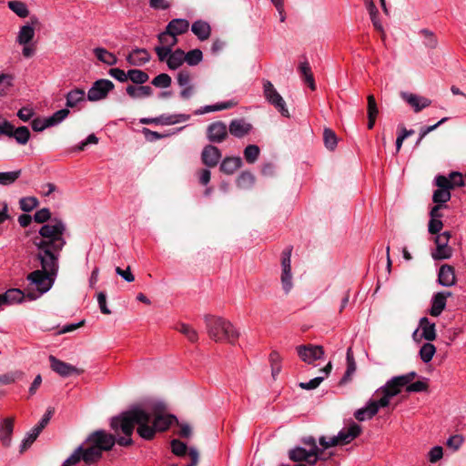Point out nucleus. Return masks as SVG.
<instances>
[{
  "label": "nucleus",
  "instance_id": "obj_3",
  "mask_svg": "<svg viewBox=\"0 0 466 466\" xmlns=\"http://www.w3.org/2000/svg\"><path fill=\"white\" fill-rule=\"evenodd\" d=\"M117 439L105 431L99 430L91 433L81 446H83L84 461L94 464L102 457L103 451H110Z\"/></svg>",
  "mask_w": 466,
  "mask_h": 466
},
{
  "label": "nucleus",
  "instance_id": "obj_4",
  "mask_svg": "<svg viewBox=\"0 0 466 466\" xmlns=\"http://www.w3.org/2000/svg\"><path fill=\"white\" fill-rule=\"evenodd\" d=\"M205 323L209 338L216 342L227 341L234 344L238 339L239 333L233 324L217 316H205Z\"/></svg>",
  "mask_w": 466,
  "mask_h": 466
},
{
  "label": "nucleus",
  "instance_id": "obj_54",
  "mask_svg": "<svg viewBox=\"0 0 466 466\" xmlns=\"http://www.w3.org/2000/svg\"><path fill=\"white\" fill-rule=\"evenodd\" d=\"M80 461H84L83 446L77 447L64 462L69 466H73L77 464Z\"/></svg>",
  "mask_w": 466,
  "mask_h": 466
},
{
  "label": "nucleus",
  "instance_id": "obj_49",
  "mask_svg": "<svg viewBox=\"0 0 466 466\" xmlns=\"http://www.w3.org/2000/svg\"><path fill=\"white\" fill-rule=\"evenodd\" d=\"M203 55L201 50L193 49L187 53H185V62H187L189 66H197L202 61Z\"/></svg>",
  "mask_w": 466,
  "mask_h": 466
},
{
  "label": "nucleus",
  "instance_id": "obj_28",
  "mask_svg": "<svg viewBox=\"0 0 466 466\" xmlns=\"http://www.w3.org/2000/svg\"><path fill=\"white\" fill-rule=\"evenodd\" d=\"M332 364L329 361L320 371L324 373L323 376L316 377L308 382H300L299 386L303 390H314L319 386L326 377L330 373Z\"/></svg>",
  "mask_w": 466,
  "mask_h": 466
},
{
  "label": "nucleus",
  "instance_id": "obj_40",
  "mask_svg": "<svg viewBox=\"0 0 466 466\" xmlns=\"http://www.w3.org/2000/svg\"><path fill=\"white\" fill-rule=\"evenodd\" d=\"M313 454L314 452H310L304 448L297 447L289 451V457L293 461H304Z\"/></svg>",
  "mask_w": 466,
  "mask_h": 466
},
{
  "label": "nucleus",
  "instance_id": "obj_39",
  "mask_svg": "<svg viewBox=\"0 0 466 466\" xmlns=\"http://www.w3.org/2000/svg\"><path fill=\"white\" fill-rule=\"evenodd\" d=\"M235 106H236V102L230 100V101L218 103L215 105L206 106L204 108L198 110L196 113L197 114H204V113H208V112H213V111L225 110V109L231 108Z\"/></svg>",
  "mask_w": 466,
  "mask_h": 466
},
{
  "label": "nucleus",
  "instance_id": "obj_41",
  "mask_svg": "<svg viewBox=\"0 0 466 466\" xmlns=\"http://www.w3.org/2000/svg\"><path fill=\"white\" fill-rule=\"evenodd\" d=\"M20 169L8 172H0V185L9 186L14 184L21 176Z\"/></svg>",
  "mask_w": 466,
  "mask_h": 466
},
{
  "label": "nucleus",
  "instance_id": "obj_23",
  "mask_svg": "<svg viewBox=\"0 0 466 466\" xmlns=\"http://www.w3.org/2000/svg\"><path fill=\"white\" fill-rule=\"evenodd\" d=\"M419 329L421 330L420 337L425 340L432 341L436 339L435 323L431 322L427 317H423L420 319Z\"/></svg>",
  "mask_w": 466,
  "mask_h": 466
},
{
  "label": "nucleus",
  "instance_id": "obj_60",
  "mask_svg": "<svg viewBox=\"0 0 466 466\" xmlns=\"http://www.w3.org/2000/svg\"><path fill=\"white\" fill-rule=\"evenodd\" d=\"M443 456V449L441 446H434L428 453V459L431 463L440 461Z\"/></svg>",
  "mask_w": 466,
  "mask_h": 466
},
{
  "label": "nucleus",
  "instance_id": "obj_22",
  "mask_svg": "<svg viewBox=\"0 0 466 466\" xmlns=\"http://www.w3.org/2000/svg\"><path fill=\"white\" fill-rule=\"evenodd\" d=\"M149 53L144 48L134 49L127 56V61L130 66H141L150 60Z\"/></svg>",
  "mask_w": 466,
  "mask_h": 466
},
{
  "label": "nucleus",
  "instance_id": "obj_50",
  "mask_svg": "<svg viewBox=\"0 0 466 466\" xmlns=\"http://www.w3.org/2000/svg\"><path fill=\"white\" fill-rule=\"evenodd\" d=\"M38 204V199L35 197L22 198L19 201L20 208L25 212L32 211Z\"/></svg>",
  "mask_w": 466,
  "mask_h": 466
},
{
  "label": "nucleus",
  "instance_id": "obj_9",
  "mask_svg": "<svg viewBox=\"0 0 466 466\" xmlns=\"http://www.w3.org/2000/svg\"><path fill=\"white\" fill-rule=\"evenodd\" d=\"M114 87L115 85L112 81L108 79H98L95 81L89 88L86 97L91 102L103 100Z\"/></svg>",
  "mask_w": 466,
  "mask_h": 466
},
{
  "label": "nucleus",
  "instance_id": "obj_18",
  "mask_svg": "<svg viewBox=\"0 0 466 466\" xmlns=\"http://www.w3.org/2000/svg\"><path fill=\"white\" fill-rule=\"evenodd\" d=\"M221 157L222 155L220 150L212 145L206 146L201 153V160L203 164L208 167H216L218 164Z\"/></svg>",
  "mask_w": 466,
  "mask_h": 466
},
{
  "label": "nucleus",
  "instance_id": "obj_30",
  "mask_svg": "<svg viewBox=\"0 0 466 466\" xmlns=\"http://www.w3.org/2000/svg\"><path fill=\"white\" fill-rule=\"evenodd\" d=\"M241 164L240 157H228L221 162L220 170L225 174L231 175L241 167Z\"/></svg>",
  "mask_w": 466,
  "mask_h": 466
},
{
  "label": "nucleus",
  "instance_id": "obj_34",
  "mask_svg": "<svg viewBox=\"0 0 466 466\" xmlns=\"http://www.w3.org/2000/svg\"><path fill=\"white\" fill-rule=\"evenodd\" d=\"M299 71L304 82L309 85L311 90H315L316 85L309 64L307 61L301 62L299 66Z\"/></svg>",
  "mask_w": 466,
  "mask_h": 466
},
{
  "label": "nucleus",
  "instance_id": "obj_62",
  "mask_svg": "<svg viewBox=\"0 0 466 466\" xmlns=\"http://www.w3.org/2000/svg\"><path fill=\"white\" fill-rule=\"evenodd\" d=\"M463 437L461 435H459V434H456V435H452L451 436L448 440H447V446L449 448H451L453 449L454 451H457L461 448V446L462 445L463 443Z\"/></svg>",
  "mask_w": 466,
  "mask_h": 466
},
{
  "label": "nucleus",
  "instance_id": "obj_6",
  "mask_svg": "<svg viewBox=\"0 0 466 466\" xmlns=\"http://www.w3.org/2000/svg\"><path fill=\"white\" fill-rule=\"evenodd\" d=\"M451 233L444 231L434 238L436 248L431 251V257L434 260L449 259L453 255V248L449 245Z\"/></svg>",
  "mask_w": 466,
  "mask_h": 466
},
{
  "label": "nucleus",
  "instance_id": "obj_12",
  "mask_svg": "<svg viewBox=\"0 0 466 466\" xmlns=\"http://www.w3.org/2000/svg\"><path fill=\"white\" fill-rule=\"evenodd\" d=\"M49 361L52 370L60 375L61 377H69L74 374L79 375L83 373V370L78 369L65 361H62L53 355L49 356Z\"/></svg>",
  "mask_w": 466,
  "mask_h": 466
},
{
  "label": "nucleus",
  "instance_id": "obj_48",
  "mask_svg": "<svg viewBox=\"0 0 466 466\" xmlns=\"http://www.w3.org/2000/svg\"><path fill=\"white\" fill-rule=\"evenodd\" d=\"M259 153L260 150L258 146L248 145L244 150V157L248 163L252 164L257 161Z\"/></svg>",
  "mask_w": 466,
  "mask_h": 466
},
{
  "label": "nucleus",
  "instance_id": "obj_8",
  "mask_svg": "<svg viewBox=\"0 0 466 466\" xmlns=\"http://www.w3.org/2000/svg\"><path fill=\"white\" fill-rule=\"evenodd\" d=\"M292 248L288 247L285 248L281 254V276L280 282L281 287L285 294H289L293 288V280L291 274V265H290V258H291Z\"/></svg>",
  "mask_w": 466,
  "mask_h": 466
},
{
  "label": "nucleus",
  "instance_id": "obj_2",
  "mask_svg": "<svg viewBox=\"0 0 466 466\" xmlns=\"http://www.w3.org/2000/svg\"><path fill=\"white\" fill-rule=\"evenodd\" d=\"M157 405L152 412H148L139 407L130 409L117 417L111 420L110 426L116 433L121 431L125 437L117 439V444L120 446H129L132 444L131 435L135 426L137 425L138 435L145 440H152L156 431H164L176 420L173 415L162 414Z\"/></svg>",
  "mask_w": 466,
  "mask_h": 466
},
{
  "label": "nucleus",
  "instance_id": "obj_47",
  "mask_svg": "<svg viewBox=\"0 0 466 466\" xmlns=\"http://www.w3.org/2000/svg\"><path fill=\"white\" fill-rule=\"evenodd\" d=\"M255 182V177L251 173L248 172H242L238 179H237V185L240 188H249L253 186Z\"/></svg>",
  "mask_w": 466,
  "mask_h": 466
},
{
  "label": "nucleus",
  "instance_id": "obj_25",
  "mask_svg": "<svg viewBox=\"0 0 466 466\" xmlns=\"http://www.w3.org/2000/svg\"><path fill=\"white\" fill-rule=\"evenodd\" d=\"M191 31L200 40H207L210 36L211 27L203 20H197L191 25Z\"/></svg>",
  "mask_w": 466,
  "mask_h": 466
},
{
  "label": "nucleus",
  "instance_id": "obj_15",
  "mask_svg": "<svg viewBox=\"0 0 466 466\" xmlns=\"http://www.w3.org/2000/svg\"><path fill=\"white\" fill-rule=\"evenodd\" d=\"M14 425V417L4 418L0 420V441L4 447L11 445Z\"/></svg>",
  "mask_w": 466,
  "mask_h": 466
},
{
  "label": "nucleus",
  "instance_id": "obj_16",
  "mask_svg": "<svg viewBox=\"0 0 466 466\" xmlns=\"http://www.w3.org/2000/svg\"><path fill=\"white\" fill-rule=\"evenodd\" d=\"M456 281L454 267L449 264L441 265L438 272L439 284L443 287H452L456 284Z\"/></svg>",
  "mask_w": 466,
  "mask_h": 466
},
{
  "label": "nucleus",
  "instance_id": "obj_38",
  "mask_svg": "<svg viewBox=\"0 0 466 466\" xmlns=\"http://www.w3.org/2000/svg\"><path fill=\"white\" fill-rule=\"evenodd\" d=\"M178 332L183 334L190 342H196L198 339V331L188 324L178 323L175 328Z\"/></svg>",
  "mask_w": 466,
  "mask_h": 466
},
{
  "label": "nucleus",
  "instance_id": "obj_51",
  "mask_svg": "<svg viewBox=\"0 0 466 466\" xmlns=\"http://www.w3.org/2000/svg\"><path fill=\"white\" fill-rule=\"evenodd\" d=\"M56 218H52L51 219V212L48 208H41L39 210H37L35 215H34V220L37 223H45V222H47L46 224H44L43 226L45 225H47L49 223H51L53 220H55Z\"/></svg>",
  "mask_w": 466,
  "mask_h": 466
},
{
  "label": "nucleus",
  "instance_id": "obj_17",
  "mask_svg": "<svg viewBox=\"0 0 466 466\" xmlns=\"http://www.w3.org/2000/svg\"><path fill=\"white\" fill-rule=\"evenodd\" d=\"M451 296L450 291H441L433 295L431 299V307L429 313L432 317H439L444 310L447 303V299Z\"/></svg>",
  "mask_w": 466,
  "mask_h": 466
},
{
  "label": "nucleus",
  "instance_id": "obj_7",
  "mask_svg": "<svg viewBox=\"0 0 466 466\" xmlns=\"http://www.w3.org/2000/svg\"><path fill=\"white\" fill-rule=\"evenodd\" d=\"M263 94L266 100L271 104L282 116H289L283 97L279 95L269 80H263Z\"/></svg>",
  "mask_w": 466,
  "mask_h": 466
},
{
  "label": "nucleus",
  "instance_id": "obj_32",
  "mask_svg": "<svg viewBox=\"0 0 466 466\" xmlns=\"http://www.w3.org/2000/svg\"><path fill=\"white\" fill-rule=\"evenodd\" d=\"M93 52L96 57L104 64L114 66L117 63L116 56L113 53L107 51L106 48L96 47Z\"/></svg>",
  "mask_w": 466,
  "mask_h": 466
},
{
  "label": "nucleus",
  "instance_id": "obj_36",
  "mask_svg": "<svg viewBox=\"0 0 466 466\" xmlns=\"http://www.w3.org/2000/svg\"><path fill=\"white\" fill-rule=\"evenodd\" d=\"M3 305L21 302L24 299V293L17 289H8L5 294H0Z\"/></svg>",
  "mask_w": 466,
  "mask_h": 466
},
{
  "label": "nucleus",
  "instance_id": "obj_58",
  "mask_svg": "<svg viewBox=\"0 0 466 466\" xmlns=\"http://www.w3.org/2000/svg\"><path fill=\"white\" fill-rule=\"evenodd\" d=\"M13 76L8 74L0 75V96L5 95L7 89L12 86Z\"/></svg>",
  "mask_w": 466,
  "mask_h": 466
},
{
  "label": "nucleus",
  "instance_id": "obj_26",
  "mask_svg": "<svg viewBox=\"0 0 466 466\" xmlns=\"http://www.w3.org/2000/svg\"><path fill=\"white\" fill-rule=\"evenodd\" d=\"M166 28L177 37L188 31L189 22L187 19L175 18L167 25Z\"/></svg>",
  "mask_w": 466,
  "mask_h": 466
},
{
  "label": "nucleus",
  "instance_id": "obj_53",
  "mask_svg": "<svg viewBox=\"0 0 466 466\" xmlns=\"http://www.w3.org/2000/svg\"><path fill=\"white\" fill-rule=\"evenodd\" d=\"M449 188L451 190L457 187L464 186V178L462 175L459 172H451L449 177H447Z\"/></svg>",
  "mask_w": 466,
  "mask_h": 466
},
{
  "label": "nucleus",
  "instance_id": "obj_59",
  "mask_svg": "<svg viewBox=\"0 0 466 466\" xmlns=\"http://www.w3.org/2000/svg\"><path fill=\"white\" fill-rule=\"evenodd\" d=\"M23 376V372L15 371L0 375V384H11Z\"/></svg>",
  "mask_w": 466,
  "mask_h": 466
},
{
  "label": "nucleus",
  "instance_id": "obj_10",
  "mask_svg": "<svg viewBox=\"0 0 466 466\" xmlns=\"http://www.w3.org/2000/svg\"><path fill=\"white\" fill-rule=\"evenodd\" d=\"M297 353L302 361L311 364L323 358L324 350L319 345H300L297 347Z\"/></svg>",
  "mask_w": 466,
  "mask_h": 466
},
{
  "label": "nucleus",
  "instance_id": "obj_33",
  "mask_svg": "<svg viewBox=\"0 0 466 466\" xmlns=\"http://www.w3.org/2000/svg\"><path fill=\"white\" fill-rule=\"evenodd\" d=\"M127 94L132 98H141L150 96L153 93L149 86H128L126 88Z\"/></svg>",
  "mask_w": 466,
  "mask_h": 466
},
{
  "label": "nucleus",
  "instance_id": "obj_45",
  "mask_svg": "<svg viewBox=\"0 0 466 466\" xmlns=\"http://www.w3.org/2000/svg\"><path fill=\"white\" fill-rule=\"evenodd\" d=\"M8 7L19 17L25 18L29 15L26 5L20 1H9Z\"/></svg>",
  "mask_w": 466,
  "mask_h": 466
},
{
  "label": "nucleus",
  "instance_id": "obj_52",
  "mask_svg": "<svg viewBox=\"0 0 466 466\" xmlns=\"http://www.w3.org/2000/svg\"><path fill=\"white\" fill-rule=\"evenodd\" d=\"M69 115V109L63 108L55 112L52 116H48V124L53 127L61 123Z\"/></svg>",
  "mask_w": 466,
  "mask_h": 466
},
{
  "label": "nucleus",
  "instance_id": "obj_27",
  "mask_svg": "<svg viewBox=\"0 0 466 466\" xmlns=\"http://www.w3.org/2000/svg\"><path fill=\"white\" fill-rule=\"evenodd\" d=\"M86 99V92L81 88H75L70 90L66 95V106L74 108Z\"/></svg>",
  "mask_w": 466,
  "mask_h": 466
},
{
  "label": "nucleus",
  "instance_id": "obj_11",
  "mask_svg": "<svg viewBox=\"0 0 466 466\" xmlns=\"http://www.w3.org/2000/svg\"><path fill=\"white\" fill-rule=\"evenodd\" d=\"M448 183L447 177L445 176L439 175L435 177V185L438 187V189L432 195V201L435 204L442 206V204L447 203L451 199V195Z\"/></svg>",
  "mask_w": 466,
  "mask_h": 466
},
{
  "label": "nucleus",
  "instance_id": "obj_29",
  "mask_svg": "<svg viewBox=\"0 0 466 466\" xmlns=\"http://www.w3.org/2000/svg\"><path fill=\"white\" fill-rule=\"evenodd\" d=\"M35 27L32 25H25L20 27L17 34L16 42L21 46L30 44L35 37Z\"/></svg>",
  "mask_w": 466,
  "mask_h": 466
},
{
  "label": "nucleus",
  "instance_id": "obj_14",
  "mask_svg": "<svg viewBox=\"0 0 466 466\" xmlns=\"http://www.w3.org/2000/svg\"><path fill=\"white\" fill-rule=\"evenodd\" d=\"M380 408H383L380 405L379 400H370L367 405L355 411L354 417L359 421H364L373 418L379 411Z\"/></svg>",
  "mask_w": 466,
  "mask_h": 466
},
{
  "label": "nucleus",
  "instance_id": "obj_64",
  "mask_svg": "<svg viewBox=\"0 0 466 466\" xmlns=\"http://www.w3.org/2000/svg\"><path fill=\"white\" fill-rule=\"evenodd\" d=\"M108 74L121 83L127 82L128 79L127 73H125V71L120 68H111Z\"/></svg>",
  "mask_w": 466,
  "mask_h": 466
},
{
  "label": "nucleus",
  "instance_id": "obj_35",
  "mask_svg": "<svg viewBox=\"0 0 466 466\" xmlns=\"http://www.w3.org/2000/svg\"><path fill=\"white\" fill-rule=\"evenodd\" d=\"M185 62V52L181 49H177L171 52L169 57L167 59V64L169 69L175 70L178 68Z\"/></svg>",
  "mask_w": 466,
  "mask_h": 466
},
{
  "label": "nucleus",
  "instance_id": "obj_37",
  "mask_svg": "<svg viewBox=\"0 0 466 466\" xmlns=\"http://www.w3.org/2000/svg\"><path fill=\"white\" fill-rule=\"evenodd\" d=\"M157 38L160 44L159 46L169 48L171 50L177 44V37L167 28L164 32L158 35Z\"/></svg>",
  "mask_w": 466,
  "mask_h": 466
},
{
  "label": "nucleus",
  "instance_id": "obj_13",
  "mask_svg": "<svg viewBox=\"0 0 466 466\" xmlns=\"http://www.w3.org/2000/svg\"><path fill=\"white\" fill-rule=\"evenodd\" d=\"M228 136V127L222 121H216L208 125L207 137L211 143H221Z\"/></svg>",
  "mask_w": 466,
  "mask_h": 466
},
{
  "label": "nucleus",
  "instance_id": "obj_1",
  "mask_svg": "<svg viewBox=\"0 0 466 466\" xmlns=\"http://www.w3.org/2000/svg\"><path fill=\"white\" fill-rule=\"evenodd\" d=\"M66 229L62 219H55L42 226L38 234L32 238V243L36 248L35 258L41 266V269H35L26 277L27 297L32 300L46 293L55 282L60 252L66 243L64 238Z\"/></svg>",
  "mask_w": 466,
  "mask_h": 466
},
{
  "label": "nucleus",
  "instance_id": "obj_20",
  "mask_svg": "<svg viewBox=\"0 0 466 466\" xmlns=\"http://www.w3.org/2000/svg\"><path fill=\"white\" fill-rule=\"evenodd\" d=\"M401 97L410 106H411L413 107V109L416 113L421 111L423 108L428 107L431 104V101L429 98L424 97V96H420L412 94V93L402 92Z\"/></svg>",
  "mask_w": 466,
  "mask_h": 466
},
{
  "label": "nucleus",
  "instance_id": "obj_19",
  "mask_svg": "<svg viewBox=\"0 0 466 466\" xmlns=\"http://www.w3.org/2000/svg\"><path fill=\"white\" fill-rule=\"evenodd\" d=\"M361 433V427L352 421L349 427L343 428L337 435L340 444H348Z\"/></svg>",
  "mask_w": 466,
  "mask_h": 466
},
{
  "label": "nucleus",
  "instance_id": "obj_57",
  "mask_svg": "<svg viewBox=\"0 0 466 466\" xmlns=\"http://www.w3.org/2000/svg\"><path fill=\"white\" fill-rule=\"evenodd\" d=\"M428 390V383L426 381L418 380L413 383L410 382L406 385L407 392H422Z\"/></svg>",
  "mask_w": 466,
  "mask_h": 466
},
{
  "label": "nucleus",
  "instance_id": "obj_55",
  "mask_svg": "<svg viewBox=\"0 0 466 466\" xmlns=\"http://www.w3.org/2000/svg\"><path fill=\"white\" fill-rule=\"evenodd\" d=\"M171 450L172 452L177 456H185L187 451H189V449H187V446L180 441L179 440H173L171 441Z\"/></svg>",
  "mask_w": 466,
  "mask_h": 466
},
{
  "label": "nucleus",
  "instance_id": "obj_21",
  "mask_svg": "<svg viewBox=\"0 0 466 466\" xmlns=\"http://www.w3.org/2000/svg\"><path fill=\"white\" fill-rule=\"evenodd\" d=\"M251 129L252 125L242 118L233 119L228 126V132L238 138L244 137Z\"/></svg>",
  "mask_w": 466,
  "mask_h": 466
},
{
  "label": "nucleus",
  "instance_id": "obj_63",
  "mask_svg": "<svg viewBox=\"0 0 466 466\" xmlns=\"http://www.w3.org/2000/svg\"><path fill=\"white\" fill-rule=\"evenodd\" d=\"M368 100V108L367 113L368 116H377L379 114L378 106L373 95H369L367 97Z\"/></svg>",
  "mask_w": 466,
  "mask_h": 466
},
{
  "label": "nucleus",
  "instance_id": "obj_5",
  "mask_svg": "<svg viewBox=\"0 0 466 466\" xmlns=\"http://www.w3.org/2000/svg\"><path fill=\"white\" fill-rule=\"evenodd\" d=\"M416 376L415 371H410L404 375L393 377L375 391L374 397L379 400L380 406L388 407L390 400L400 393L402 388L411 382Z\"/></svg>",
  "mask_w": 466,
  "mask_h": 466
},
{
  "label": "nucleus",
  "instance_id": "obj_56",
  "mask_svg": "<svg viewBox=\"0 0 466 466\" xmlns=\"http://www.w3.org/2000/svg\"><path fill=\"white\" fill-rule=\"evenodd\" d=\"M152 85L157 87H168L171 85V77L166 73L159 74L152 80Z\"/></svg>",
  "mask_w": 466,
  "mask_h": 466
},
{
  "label": "nucleus",
  "instance_id": "obj_61",
  "mask_svg": "<svg viewBox=\"0 0 466 466\" xmlns=\"http://www.w3.org/2000/svg\"><path fill=\"white\" fill-rule=\"evenodd\" d=\"M177 81L179 86L191 85V74L187 70H181L177 76Z\"/></svg>",
  "mask_w": 466,
  "mask_h": 466
},
{
  "label": "nucleus",
  "instance_id": "obj_46",
  "mask_svg": "<svg viewBox=\"0 0 466 466\" xmlns=\"http://www.w3.org/2000/svg\"><path fill=\"white\" fill-rule=\"evenodd\" d=\"M323 139L325 147L329 150H333L337 147L338 137L333 130L325 128L323 132Z\"/></svg>",
  "mask_w": 466,
  "mask_h": 466
},
{
  "label": "nucleus",
  "instance_id": "obj_43",
  "mask_svg": "<svg viewBox=\"0 0 466 466\" xmlns=\"http://www.w3.org/2000/svg\"><path fill=\"white\" fill-rule=\"evenodd\" d=\"M435 352V346L430 342H427L421 346L420 350V357L424 363H428L432 360Z\"/></svg>",
  "mask_w": 466,
  "mask_h": 466
},
{
  "label": "nucleus",
  "instance_id": "obj_44",
  "mask_svg": "<svg viewBox=\"0 0 466 466\" xmlns=\"http://www.w3.org/2000/svg\"><path fill=\"white\" fill-rule=\"evenodd\" d=\"M40 431L38 429H35V427L26 433L25 439L22 441L21 446H20V452L25 451L32 444L33 442L37 439V437L40 434Z\"/></svg>",
  "mask_w": 466,
  "mask_h": 466
},
{
  "label": "nucleus",
  "instance_id": "obj_24",
  "mask_svg": "<svg viewBox=\"0 0 466 466\" xmlns=\"http://www.w3.org/2000/svg\"><path fill=\"white\" fill-rule=\"evenodd\" d=\"M346 360H347V369H346V371H345L343 377L339 380L340 385H344V384H347L350 381H351L352 377L355 374L356 370H357V365H356V362L354 360V356H353L351 348H349L347 350Z\"/></svg>",
  "mask_w": 466,
  "mask_h": 466
},
{
  "label": "nucleus",
  "instance_id": "obj_31",
  "mask_svg": "<svg viewBox=\"0 0 466 466\" xmlns=\"http://www.w3.org/2000/svg\"><path fill=\"white\" fill-rule=\"evenodd\" d=\"M189 118L190 116L187 114L162 115L159 117H156L153 121H155L156 124L174 125L187 121Z\"/></svg>",
  "mask_w": 466,
  "mask_h": 466
},
{
  "label": "nucleus",
  "instance_id": "obj_42",
  "mask_svg": "<svg viewBox=\"0 0 466 466\" xmlns=\"http://www.w3.org/2000/svg\"><path fill=\"white\" fill-rule=\"evenodd\" d=\"M128 79H130L133 83L143 85L148 81V75L139 69H130L127 71Z\"/></svg>",
  "mask_w": 466,
  "mask_h": 466
}]
</instances>
